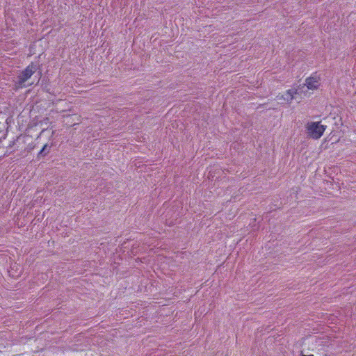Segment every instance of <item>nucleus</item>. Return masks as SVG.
I'll use <instances>...</instances> for the list:
<instances>
[{
    "label": "nucleus",
    "instance_id": "obj_1",
    "mask_svg": "<svg viewBox=\"0 0 356 356\" xmlns=\"http://www.w3.org/2000/svg\"><path fill=\"white\" fill-rule=\"evenodd\" d=\"M326 129V126L320 122H309L306 125L308 136L313 139L320 138Z\"/></svg>",
    "mask_w": 356,
    "mask_h": 356
},
{
    "label": "nucleus",
    "instance_id": "obj_2",
    "mask_svg": "<svg viewBox=\"0 0 356 356\" xmlns=\"http://www.w3.org/2000/svg\"><path fill=\"white\" fill-rule=\"evenodd\" d=\"M36 70V65L33 63L29 65L19 76L17 81L15 82L16 88H22L26 86V81L31 77Z\"/></svg>",
    "mask_w": 356,
    "mask_h": 356
},
{
    "label": "nucleus",
    "instance_id": "obj_3",
    "mask_svg": "<svg viewBox=\"0 0 356 356\" xmlns=\"http://www.w3.org/2000/svg\"><path fill=\"white\" fill-rule=\"evenodd\" d=\"M321 84V79L318 75L314 74L307 78L305 81V85L309 90H315Z\"/></svg>",
    "mask_w": 356,
    "mask_h": 356
},
{
    "label": "nucleus",
    "instance_id": "obj_4",
    "mask_svg": "<svg viewBox=\"0 0 356 356\" xmlns=\"http://www.w3.org/2000/svg\"><path fill=\"white\" fill-rule=\"evenodd\" d=\"M295 93L293 90H288L285 93L277 95V99L281 101L282 103H290L293 100Z\"/></svg>",
    "mask_w": 356,
    "mask_h": 356
},
{
    "label": "nucleus",
    "instance_id": "obj_5",
    "mask_svg": "<svg viewBox=\"0 0 356 356\" xmlns=\"http://www.w3.org/2000/svg\"><path fill=\"white\" fill-rule=\"evenodd\" d=\"M47 147V145H45L43 147V148L42 149V150L40 151V154H42L43 152H44Z\"/></svg>",
    "mask_w": 356,
    "mask_h": 356
},
{
    "label": "nucleus",
    "instance_id": "obj_6",
    "mask_svg": "<svg viewBox=\"0 0 356 356\" xmlns=\"http://www.w3.org/2000/svg\"><path fill=\"white\" fill-rule=\"evenodd\" d=\"M301 356H314V355H301Z\"/></svg>",
    "mask_w": 356,
    "mask_h": 356
}]
</instances>
